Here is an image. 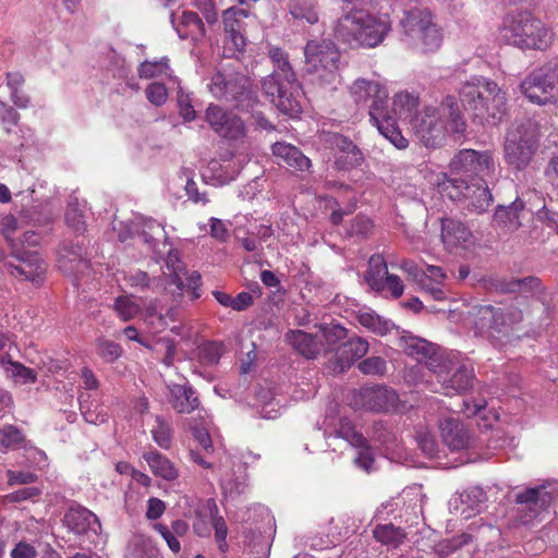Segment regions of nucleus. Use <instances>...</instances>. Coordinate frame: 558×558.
<instances>
[{
	"label": "nucleus",
	"mask_w": 558,
	"mask_h": 558,
	"mask_svg": "<svg viewBox=\"0 0 558 558\" xmlns=\"http://www.w3.org/2000/svg\"><path fill=\"white\" fill-rule=\"evenodd\" d=\"M498 37L521 51L545 52L556 41L554 28L525 9L510 10L504 15L498 26Z\"/></svg>",
	"instance_id": "f257e3e1"
},
{
	"label": "nucleus",
	"mask_w": 558,
	"mask_h": 558,
	"mask_svg": "<svg viewBox=\"0 0 558 558\" xmlns=\"http://www.w3.org/2000/svg\"><path fill=\"white\" fill-rule=\"evenodd\" d=\"M343 3V13L333 26L335 37L351 47L374 48L383 43L389 24L364 10L363 0Z\"/></svg>",
	"instance_id": "f03ea898"
},
{
	"label": "nucleus",
	"mask_w": 558,
	"mask_h": 558,
	"mask_svg": "<svg viewBox=\"0 0 558 558\" xmlns=\"http://www.w3.org/2000/svg\"><path fill=\"white\" fill-rule=\"evenodd\" d=\"M349 93L356 105L369 104V119L385 138L398 149L408 147V140L401 134L395 119L389 114L388 90L383 83L360 77L351 84Z\"/></svg>",
	"instance_id": "7ed1b4c3"
},
{
	"label": "nucleus",
	"mask_w": 558,
	"mask_h": 558,
	"mask_svg": "<svg viewBox=\"0 0 558 558\" xmlns=\"http://www.w3.org/2000/svg\"><path fill=\"white\" fill-rule=\"evenodd\" d=\"M415 137L425 147L439 146L448 132L462 134L466 124L454 97L448 96L438 107H425L411 120Z\"/></svg>",
	"instance_id": "20e7f679"
},
{
	"label": "nucleus",
	"mask_w": 558,
	"mask_h": 558,
	"mask_svg": "<svg viewBox=\"0 0 558 558\" xmlns=\"http://www.w3.org/2000/svg\"><path fill=\"white\" fill-rule=\"evenodd\" d=\"M459 97L464 109L482 123L496 124L507 114V92L490 78L472 77L461 86Z\"/></svg>",
	"instance_id": "39448f33"
},
{
	"label": "nucleus",
	"mask_w": 558,
	"mask_h": 558,
	"mask_svg": "<svg viewBox=\"0 0 558 558\" xmlns=\"http://www.w3.org/2000/svg\"><path fill=\"white\" fill-rule=\"evenodd\" d=\"M268 54L274 63V71L263 81V89L281 112L291 118L298 117L302 111L298 99L301 84L288 53L278 47H272Z\"/></svg>",
	"instance_id": "423d86ee"
},
{
	"label": "nucleus",
	"mask_w": 558,
	"mask_h": 558,
	"mask_svg": "<svg viewBox=\"0 0 558 558\" xmlns=\"http://www.w3.org/2000/svg\"><path fill=\"white\" fill-rule=\"evenodd\" d=\"M305 73L312 84L336 89L341 84V54L327 39L310 40L304 47Z\"/></svg>",
	"instance_id": "0eeeda50"
},
{
	"label": "nucleus",
	"mask_w": 558,
	"mask_h": 558,
	"mask_svg": "<svg viewBox=\"0 0 558 558\" xmlns=\"http://www.w3.org/2000/svg\"><path fill=\"white\" fill-rule=\"evenodd\" d=\"M522 312L517 307H478L474 323L475 332L486 338L494 345H502L509 338L512 326L522 320Z\"/></svg>",
	"instance_id": "6e6552de"
},
{
	"label": "nucleus",
	"mask_w": 558,
	"mask_h": 558,
	"mask_svg": "<svg viewBox=\"0 0 558 558\" xmlns=\"http://www.w3.org/2000/svg\"><path fill=\"white\" fill-rule=\"evenodd\" d=\"M404 40L423 53L437 51L442 43V34L434 23L432 14L423 9L405 13L401 21Z\"/></svg>",
	"instance_id": "1a4fd4ad"
},
{
	"label": "nucleus",
	"mask_w": 558,
	"mask_h": 558,
	"mask_svg": "<svg viewBox=\"0 0 558 558\" xmlns=\"http://www.w3.org/2000/svg\"><path fill=\"white\" fill-rule=\"evenodd\" d=\"M541 137V126L529 120L508 133L505 142V160L517 170L525 169L535 155Z\"/></svg>",
	"instance_id": "9d476101"
},
{
	"label": "nucleus",
	"mask_w": 558,
	"mask_h": 558,
	"mask_svg": "<svg viewBox=\"0 0 558 558\" xmlns=\"http://www.w3.org/2000/svg\"><path fill=\"white\" fill-rule=\"evenodd\" d=\"M430 366L445 395L460 393L472 386L473 368L461 364L454 357L444 355L439 362H430Z\"/></svg>",
	"instance_id": "9b49d317"
},
{
	"label": "nucleus",
	"mask_w": 558,
	"mask_h": 558,
	"mask_svg": "<svg viewBox=\"0 0 558 558\" xmlns=\"http://www.w3.org/2000/svg\"><path fill=\"white\" fill-rule=\"evenodd\" d=\"M208 89L218 99L240 101L248 97L250 81L241 73L223 69L213 74Z\"/></svg>",
	"instance_id": "f8f14e48"
},
{
	"label": "nucleus",
	"mask_w": 558,
	"mask_h": 558,
	"mask_svg": "<svg viewBox=\"0 0 558 558\" xmlns=\"http://www.w3.org/2000/svg\"><path fill=\"white\" fill-rule=\"evenodd\" d=\"M11 247L12 255L17 263L5 262L2 269L14 277H20L34 283L43 282L47 264L39 256L38 252L23 251L19 247L17 243H12Z\"/></svg>",
	"instance_id": "ddd939ff"
},
{
	"label": "nucleus",
	"mask_w": 558,
	"mask_h": 558,
	"mask_svg": "<svg viewBox=\"0 0 558 558\" xmlns=\"http://www.w3.org/2000/svg\"><path fill=\"white\" fill-rule=\"evenodd\" d=\"M449 168L450 172L456 175L465 178L487 177L495 172V162L489 151L462 149L451 159Z\"/></svg>",
	"instance_id": "4468645a"
},
{
	"label": "nucleus",
	"mask_w": 558,
	"mask_h": 558,
	"mask_svg": "<svg viewBox=\"0 0 558 558\" xmlns=\"http://www.w3.org/2000/svg\"><path fill=\"white\" fill-rule=\"evenodd\" d=\"M205 119L213 131L230 142H240L246 136L244 121L234 112L226 111L218 105H209L205 111Z\"/></svg>",
	"instance_id": "2eb2a0df"
},
{
	"label": "nucleus",
	"mask_w": 558,
	"mask_h": 558,
	"mask_svg": "<svg viewBox=\"0 0 558 558\" xmlns=\"http://www.w3.org/2000/svg\"><path fill=\"white\" fill-rule=\"evenodd\" d=\"M166 267L168 272L165 275L169 278L168 286H175L179 295L186 293L191 301L201 296V275L197 271H186L177 253L168 254Z\"/></svg>",
	"instance_id": "dca6fc26"
},
{
	"label": "nucleus",
	"mask_w": 558,
	"mask_h": 558,
	"mask_svg": "<svg viewBox=\"0 0 558 558\" xmlns=\"http://www.w3.org/2000/svg\"><path fill=\"white\" fill-rule=\"evenodd\" d=\"M440 239L445 248L449 252L469 251L476 244V238L472 231L460 220L442 218L440 220Z\"/></svg>",
	"instance_id": "f3484780"
},
{
	"label": "nucleus",
	"mask_w": 558,
	"mask_h": 558,
	"mask_svg": "<svg viewBox=\"0 0 558 558\" xmlns=\"http://www.w3.org/2000/svg\"><path fill=\"white\" fill-rule=\"evenodd\" d=\"M328 142L333 149L335 167L348 171L362 165L364 155L361 149L347 136L333 133Z\"/></svg>",
	"instance_id": "a211bd4d"
},
{
	"label": "nucleus",
	"mask_w": 558,
	"mask_h": 558,
	"mask_svg": "<svg viewBox=\"0 0 558 558\" xmlns=\"http://www.w3.org/2000/svg\"><path fill=\"white\" fill-rule=\"evenodd\" d=\"M248 16L245 9L231 7L223 11L222 22L226 33V45L231 46L229 49L232 53L241 52L246 46L244 37V19Z\"/></svg>",
	"instance_id": "6ab92c4d"
},
{
	"label": "nucleus",
	"mask_w": 558,
	"mask_h": 558,
	"mask_svg": "<svg viewBox=\"0 0 558 558\" xmlns=\"http://www.w3.org/2000/svg\"><path fill=\"white\" fill-rule=\"evenodd\" d=\"M58 267L66 276L75 278L89 274L90 264L80 244L63 243L58 250Z\"/></svg>",
	"instance_id": "aec40b11"
},
{
	"label": "nucleus",
	"mask_w": 558,
	"mask_h": 558,
	"mask_svg": "<svg viewBox=\"0 0 558 558\" xmlns=\"http://www.w3.org/2000/svg\"><path fill=\"white\" fill-rule=\"evenodd\" d=\"M399 341V345L409 356L415 359L418 363H424L430 372V362H434V360L439 362L445 355L438 352L435 344L412 335H403Z\"/></svg>",
	"instance_id": "412c9836"
},
{
	"label": "nucleus",
	"mask_w": 558,
	"mask_h": 558,
	"mask_svg": "<svg viewBox=\"0 0 558 558\" xmlns=\"http://www.w3.org/2000/svg\"><path fill=\"white\" fill-rule=\"evenodd\" d=\"M64 524L78 537L96 535L100 527L98 518L84 507H71L64 515Z\"/></svg>",
	"instance_id": "4be33fe9"
},
{
	"label": "nucleus",
	"mask_w": 558,
	"mask_h": 558,
	"mask_svg": "<svg viewBox=\"0 0 558 558\" xmlns=\"http://www.w3.org/2000/svg\"><path fill=\"white\" fill-rule=\"evenodd\" d=\"M439 430L444 444L452 451L466 449L472 444L469 430L459 420L452 417L440 420Z\"/></svg>",
	"instance_id": "5701e85b"
},
{
	"label": "nucleus",
	"mask_w": 558,
	"mask_h": 558,
	"mask_svg": "<svg viewBox=\"0 0 558 558\" xmlns=\"http://www.w3.org/2000/svg\"><path fill=\"white\" fill-rule=\"evenodd\" d=\"M284 339L293 350L307 360H314L323 353V342L318 337L303 330H289Z\"/></svg>",
	"instance_id": "b1692460"
},
{
	"label": "nucleus",
	"mask_w": 558,
	"mask_h": 558,
	"mask_svg": "<svg viewBox=\"0 0 558 558\" xmlns=\"http://www.w3.org/2000/svg\"><path fill=\"white\" fill-rule=\"evenodd\" d=\"M171 23L181 39H192L196 41L205 36V25L195 12L183 11L178 21L172 14Z\"/></svg>",
	"instance_id": "393cba45"
},
{
	"label": "nucleus",
	"mask_w": 558,
	"mask_h": 558,
	"mask_svg": "<svg viewBox=\"0 0 558 558\" xmlns=\"http://www.w3.org/2000/svg\"><path fill=\"white\" fill-rule=\"evenodd\" d=\"M168 391L169 403L178 413H191L199 405L194 389L189 385L172 384Z\"/></svg>",
	"instance_id": "a878e982"
},
{
	"label": "nucleus",
	"mask_w": 558,
	"mask_h": 558,
	"mask_svg": "<svg viewBox=\"0 0 558 558\" xmlns=\"http://www.w3.org/2000/svg\"><path fill=\"white\" fill-rule=\"evenodd\" d=\"M546 84V80L534 70L521 82L520 90L531 102L545 105L554 100Z\"/></svg>",
	"instance_id": "bb28decb"
},
{
	"label": "nucleus",
	"mask_w": 558,
	"mask_h": 558,
	"mask_svg": "<svg viewBox=\"0 0 558 558\" xmlns=\"http://www.w3.org/2000/svg\"><path fill=\"white\" fill-rule=\"evenodd\" d=\"M271 150L279 162H283L295 170L305 171L312 166L310 158L291 144L278 142L272 145Z\"/></svg>",
	"instance_id": "cd10ccee"
},
{
	"label": "nucleus",
	"mask_w": 558,
	"mask_h": 558,
	"mask_svg": "<svg viewBox=\"0 0 558 558\" xmlns=\"http://www.w3.org/2000/svg\"><path fill=\"white\" fill-rule=\"evenodd\" d=\"M433 184L444 197L460 202L469 197L471 185L464 179H449L446 173H439L433 180Z\"/></svg>",
	"instance_id": "c85d7f7f"
},
{
	"label": "nucleus",
	"mask_w": 558,
	"mask_h": 558,
	"mask_svg": "<svg viewBox=\"0 0 558 558\" xmlns=\"http://www.w3.org/2000/svg\"><path fill=\"white\" fill-rule=\"evenodd\" d=\"M363 405L371 411H387L396 401V393L384 387L365 388L361 391Z\"/></svg>",
	"instance_id": "c756f323"
},
{
	"label": "nucleus",
	"mask_w": 558,
	"mask_h": 558,
	"mask_svg": "<svg viewBox=\"0 0 558 558\" xmlns=\"http://www.w3.org/2000/svg\"><path fill=\"white\" fill-rule=\"evenodd\" d=\"M515 501L521 505H526L531 511L537 514L541 510H546L550 506L553 495L542 485L519 493L515 496Z\"/></svg>",
	"instance_id": "7c9ffc66"
},
{
	"label": "nucleus",
	"mask_w": 558,
	"mask_h": 558,
	"mask_svg": "<svg viewBox=\"0 0 558 558\" xmlns=\"http://www.w3.org/2000/svg\"><path fill=\"white\" fill-rule=\"evenodd\" d=\"M143 459L147 462L154 475L166 481H174L179 476V471L174 464L163 454L156 450L143 453Z\"/></svg>",
	"instance_id": "2f4dec72"
},
{
	"label": "nucleus",
	"mask_w": 558,
	"mask_h": 558,
	"mask_svg": "<svg viewBox=\"0 0 558 558\" xmlns=\"http://www.w3.org/2000/svg\"><path fill=\"white\" fill-rule=\"evenodd\" d=\"M523 208L524 202L515 198L509 206H499L495 211L494 220L508 231H514L521 226L520 213Z\"/></svg>",
	"instance_id": "473e14b6"
},
{
	"label": "nucleus",
	"mask_w": 558,
	"mask_h": 558,
	"mask_svg": "<svg viewBox=\"0 0 558 558\" xmlns=\"http://www.w3.org/2000/svg\"><path fill=\"white\" fill-rule=\"evenodd\" d=\"M386 276H389V272L383 255H372L368 259V269L365 272V281L369 288L376 292H384Z\"/></svg>",
	"instance_id": "72a5a7b5"
},
{
	"label": "nucleus",
	"mask_w": 558,
	"mask_h": 558,
	"mask_svg": "<svg viewBox=\"0 0 558 558\" xmlns=\"http://www.w3.org/2000/svg\"><path fill=\"white\" fill-rule=\"evenodd\" d=\"M204 510L208 513V515L210 518V523L215 531V539L218 544L219 549L222 553L227 551V549H228V544H227L228 527H227L225 519L221 515H219V510H218L215 499H211V498L208 499L206 501Z\"/></svg>",
	"instance_id": "f704fd0d"
},
{
	"label": "nucleus",
	"mask_w": 558,
	"mask_h": 558,
	"mask_svg": "<svg viewBox=\"0 0 558 558\" xmlns=\"http://www.w3.org/2000/svg\"><path fill=\"white\" fill-rule=\"evenodd\" d=\"M418 105V97L412 93L407 90L399 92L392 97V107L389 111V114L395 119H408L411 117V113L414 109H416Z\"/></svg>",
	"instance_id": "c9c22d12"
},
{
	"label": "nucleus",
	"mask_w": 558,
	"mask_h": 558,
	"mask_svg": "<svg viewBox=\"0 0 558 558\" xmlns=\"http://www.w3.org/2000/svg\"><path fill=\"white\" fill-rule=\"evenodd\" d=\"M0 365L3 367L8 377H11L15 383L25 385L33 384L37 379V374L33 368L11 361L8 356L0 357Z\"/></svg>",
	"instance_id": "e433bc0d"
},
{
	"label": "nucleus",
	"mask_w": 558,
	"mask_h": 558,
	"mask_svg": "<svg viewBox=\"0 0 558 558\" xmlns=\"http://www.w3.org/2000/svg\"><path fill=\"white\" fill-rule=\"evenodd\" d=\"M25 83L24 75L19 71L5 73V84L10 90L11 101L19 108H27L29 105V97L22 90Z\"/></svg>",
	"instance_id": "4c0bfd02"
},
{
	"label": "nucleus",
	"mask_w": 558,
	"mask_h": 558,
	"mask_svg": "<svg viewBox=\"0 0 558 558\" xmlns=\"http://www.w3.org/2000/svg\"><path fill=\"white\" fill-rule=\"evenodd\" d=\"M128 558H159V550L147 536L135 535L128 546Z\"/></svg>",
	"instance_id": "58836bf2"
},
{
	"label": "nucleus",
	"mask_w": 558,
	"mask_h": 558,
	"mask_svg": "<svg viewBox=\"0 0 558 558\" xmlns=\"http://www.w3.org/2000/svg\"><path fill=\"white\" fill-rule=\"evenodd\" d=\"M339 351L340 359L343 360L344 365L350 366L354 361L367 353L368 342L361 337H355L340 345Z\"/></svg>",
	"instance_id": "ea45409f"
},
{
	"label": "nucleus",
	"mask_w": 558,
	"mask_h": 558,
	"mask_svg": "<svg viewBox=\"0 0 558 558\" xmlns=\"http://www.w3.org/2000/svg\"><path fill=\"white\" fill-rule=\"evenodd\" d=\"M357 322L378 336H386L393 328V324L373 311H363L357 315Z\"/></svg>",
	"instance_id": "a19ab883"
},
{
	"label": "nucleus",
	"mask_w": 558,
	"mask_h": 558,
	"mask_svg": "<svg viewBox=\"0 0 558 558\" xmlns=\"http://www.w3.org/2000/svg\"><path fill=\"white\" fill-rule=\"evenodd\" d=\"M468 208L474 213L481 214L488 209L493 202V196L487 186L472 185L469 197L464 198Z\"/></svg>",
	"instance_id": "79ce46f5"
},
{
	"label": "nucleus",
	"mask_w": 558,
	"mask_h": 558,
	"mask_svg": "<svg viewBox=\"0 0 558 558\" xmlns=\"http://www.w3.org/2000/svg\"><path fill=\"white\" fill-rule=\"evenodd\" d=\"M288 9L295 20L305 21L308 24L318 22V13L311 0H289Z\"/></svg>",
	"instance_id": "37998d69"
},
{
	"label": "nucleus",
	"mask_w": 558,
	"mask_h": 558,
	"mask_svg": "<svg viewBox=\"0 0 558 558\" xmlns=\"http://www.w3.org/2000/svg\"><path fill=\"white\" fill-rule=\"evenodd\" d=\"M373 535L376 541L391 547L402 544L405 537L404 532L391 523L377 525L373 531Z\"/></svg>",
	"instance_id": "c03bdc74"
},
{
	"label": "nucleus",
	"mask_w": 558,
	"mask_h": 558,
	"mask_svg": "<svg viewBox=\"0 0 558 558\" xmlns=\"http://www.w3.org/2000/svg\"><path fill=\"white\" fill-rule=\"evenodd\" d=\"M113 310L118 317L128 322L142 313L141 304L132 295H121L114 300Z\"/></svg>",
	"instance_id": "a18cd8bd"
},
{
	"label": "nucleus",
	"mask_w": 558,
	"mask_h": 558,
	"mask_svg": "<svg viewBox=\"0 0 558 558\" xmlns=\"http://www.w3.org/2000/svg\"><path fill=\"white\" fill-rule=\"evenodd\" d=\"M345 337L347 329L338 324L323 327L320 338H318L323 342V352L327 353L336 350L338 343Z\"/></svg>",
	"instance_id": "49530a36"
},
{
	"label": "nucleus",
	"mask_w": 558,
	"mask_h": 558,
	"mask_svg": "<svg viewBox=\"0 0 558 558\" xmlns=\"http://www.w3.org/2000/svg\"><path fill=\"white\" fill-rule=\"evenodd\" d=\"M150 434H151L154 441L161 449L167 450L171 447L173 430H172L170 423L167 422L161 416L156 417L155 425L153 426Z\"/></svg>",
	"instance_id": "de8ad7c7"
},
{
	"label": "nucleus",
	"mask_w": 558,
	"mask_h": 558,
	"mask_svg": "<svg viewBox=\"0 0 558 558\" xmlns=\"http://www.w3.org/2000/svg\"><path fill=\"white\" fill-rule=\"evenodd\" d=\"M543 80H546L549 94L553 99L558 98V59H554L536 69Z\"/></svg>",
	"instance_id": "09e8293b"
},
{
	"label": "nucleus",
	"mask_w": 558,
	"mask_h": 558,
	"mask_svg": "<svg viewBox=\"0 0 558 558\" xmlns=\"http://www.w3.org/2000/svg\"><path fill=\"white\" fill-rule=\"evenodd\" d=\"M144 320L153 329L154 332H161L167 328V318L158 308L156 302L149 303L144 310Z\"/></svg>",
	"instance_id": "8fccbe9b"
},
{
	"label": "nucleus",
	"mask_w": 558,
	"mask_h": 558,
	"mask_svg": "<svg viewBox=\"0 0 558 558\" xmlns=\"http://www.w3.org/2000/svg\"><path fill=\"white\" fill-rule=\"evenodd\" d=\"M170 70L168 59L163 58L160 61H144L138 66V76L141 78L149 80L167 74Z\"/></svg>",
	"instance_id": "3c124183"
},
{
	"label": "nucleus",
	"mask_w": 558,
	"mask_h": 558,
	"mask_svg": "<svg viewBox=\"0 0 558 558\" xmlns=\"http://www.w3.org/2000/svg\"><path fill=\"white\" fill-rule=\"evenodd\" d=\"M338 435L353 447H364L367 442L366 438L356 432L353 424L345 418L339 423Z\"/></svg>",
	"instance_id": "603ef678"
},
{
	"label": "nucleus",
	"mask_w": 558,
	"mask_h": 558,
	"mask_svg": "<svg viewBox=\"0 0 558 558\" xmlns=\"http://www.w3.org/2000/svg\"><path fill=\"white\" fill-rule=\"evenodd\" d=\"M97 352L105 362L113 363L122 355L123 349L117 342L107 339H100L97 342Z\"/></svg>",
	"instance_id": "864d4df0"
},
{
	"label": "nucleus",
	"mask_w": 558,
	"mask_h": 558,
	"mask_svg": "<svg viewBox=\"0 0 558 558\" xmlns=\"http://www.w3.org/2000/svg\"><path fill=\"white\" fill-rule=\"evenodd\" d=\"M357 368L365 375L383 376L387 371V365L383 357L372 356L360 362Z\"/></svg>",
	"instance_id": "5fc2aeb1"
},
{
	"label": "nucleus",
	"mask_w": 558,
	"mask_h": 558,
	"mask_svg": "<svg viewBox=\"0 0 558 558\" xmlns=\"http://www.w3.org/2000/svg\"><path fill=\"white\" fill-rule=\"evenodd\" d=\"M65 221L66 225L77 233L84 232L86 229L83 213L78 209L77 205L69 204L65 211Z\"/></svg>",
	"instance_id": "6e6d98bb"
},
{
	"label": "nucleus",
	"mask_w": 558,
	"mask_h": 558,
	"mask_svg": "<svg viewBox=\"0 0 558 558\" xmlns=\"http://www.w3.org/2000/svg\"><path fill=\"white\" fill-rule=\"evenodd\" d=\"M24 442V436L20 429L14 426H7L2 429V439L0 446L5 449H16Z\"/></svg>",
	"instance_id": "4d7b16f0"
},
{
	"label": "nucleus",
	"mask_w": 558,
	"mask_h": 558,
	"mask_svg": "<svg viewBox=\"0 0 558 558\" xmlns=\"http://www.w3.org/2000/svg\"><path fill=\"white\" fill-rule=\"evenodd\" d=\"M165 233L162 226L154 219H145L141 236L143 241L153 244Z\"/></svg>",
	"instance_id": "13d9d810"
},
{
	"label": "nucleus",
	"mask_w": 558,
	"mask_h": 558,
	"mask_svg": "<svg viewBox=\"0 0 558 558\" xmlns=\"http://www.w3.org/2000/svg\"><path fill=\"white\" fill-rule=\"evenodd\" d=\"M148 101L157 107L162 106L168 98V90L163 84L151 83L146 88Z\"/></svg>",
	"instance_id": "bf43d9fd"
},
{
	"label": "nucleus",
	"mask_w": 558,
	"mask_h": 558,
	"mask_svg": "<svg viewBox=\"0 0 558 558\" xmlns=\"http://www.w3.org/2000/svg\"><path fill=\"white\" fill-rule=\"evenodd\" d=\"M178 106L180 114L185 121L195 119V110L192 105L191 95L185 93L182 88L178 90Z\"/></svg>",
	"instance_id": "052dcab7"
},
{
	"label": "nucleus",
	"mask_w": 558,
	"mask_h": 558,
	"mask_svg": "<svg viewBox=\"0 0 558 558\" xmlns=\"http://www.w3.org/2000/svg\"><path fill=\"white\" fill-rule=\"evenodd\" d=\"M0 120L7 132H11V128L17 124L20 114L13 107L0 100Z\"/></svg>",
	"instance_id": "680f3d73"
},
{
	"label": "nucleus",
	"mask_w": 558,
	"mask_h": 558,
	"mask_svg": "<svg viewBox=\"0 0 558 558\" xmlns=\"http://www.w3.org/2000/svg\"><path fill=\"white\" fill-rule=\"evenodd\" d=\"M359 450L357 456L354 458V463L357 468L364 470L365 472H372L374 468V457L371 452V448L366 444L364 447H356Z\"/></svg>",
	"instance_id": "e2e57ef3"
},
{
	"label": "nucleus",
	"mask_w": 558,
	"mask_h": 558,
	"mask_svg": "<svg viewBox=\"0 0 558 558\" xmlns=\"http://www.w3.org/2000/svg\"><path fill=\"white\" fill-rule=\"evenodd\" d=\"M447 275L445 271L438 266H427L426 270L421 274L417 282L422 286V281L434 283V284H442L446 280Z\"/></svg>",
	"instance_id": "0e129e2a"
},
{
	"label": "nucleus",
	"mask_w": 558,
	"mask_h": 558,
	"mask_svg": "<svg viewBox=\"0 0 558 558\" xmlns=\"http://www.w3.org/2000/svg\"><path fill=\"white\" fill-rule=\"evenodd\" d=\"M201 359L206 364H216L221 357V347L218 343L209 342L202 347Z\"/></svg>",
	"instance_id": "69168bd1"
},
{
	"label": "nucleus",
	"mask_w": 558,
	"mask_h": 558,
	"mask_svg": "<svg viewBox=\"0 0 558 558\" xmlns=\"http://www.w3.org/2000/svg\"><path fill=\"white\" fill-rule=\"evenodd\" d=\"M154 529L162 536L166 541L168 547L173 553H179L181 550V544L174 533L165 524L156 523Z\"/></svg>",
	"instance_id": "338daca9"
},
{
	"label": "nucleus",
	"mask_w": 558,
	"mask_h": 558,
	"mask_svg": "<svg viewBox=\"0 0 558 558\" xmlns=\"http://www.w3.org/2000/svg\"><path fill=\"white\" fill-rule=\"evenodd\" d=\"M389 291L391 298L399 299L404 292V286L401 278L397 275L389 274L384 281V291Z\"/></svg>",
	"instance_id": "774afa93"
}]
</instances>
